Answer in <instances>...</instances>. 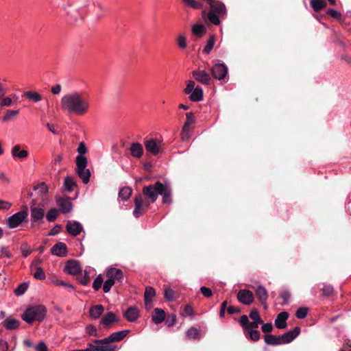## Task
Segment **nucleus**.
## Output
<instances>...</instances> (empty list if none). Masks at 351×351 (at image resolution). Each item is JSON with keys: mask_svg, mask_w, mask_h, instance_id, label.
Here are the masks:
<instances>
[{"mask_svg": "<svg viewBox=\"0 0 351 351\" xmlns=\"http://www.w3.org/2000/svg\"><path fill=\"white\" fill-rule=\"evenodd\" d=\"M158 195H162L164 204L172 203V189L169 184L157 181L154 184L144 186L142 193H138L134 197V216L136 218L141 216L149 205L156 201Z\"/></svg>", "mask_w": 351, "mask_h": 351, "instance_id": "obj_1", "label": "nucleus"}, {"mask_svg": "<svg viewBox=\"0 0 351 351\" xmlns=\"http://www.w3.org/2000/svg\"><path fill=\"white\" fill-rule=\"evenodd\" d=\"M60 107L62 111L69 114L83 116L90 108L89 95L84 91H73L66 94L61 99Z\"/></svg>", "mask_w": 351, "mask_h": 351, "instance_id": "obj_2", "label": "nucleus"}, {"mask_svg": "<svg viewBox=\"0 0 351 351\" xmlns=\"http://www.w3.org/2000/svg\"><path fill=\"white\" fill-rule=\"evenodd\" d=\"M47 311L46 307L43 305L32 306L25 310L22 314L21 317L23 320L29 324H32L34 322H41L44 320Z\"/></svg>", "mask_w": 351, "mask_h": 351, "instance_id": "obj_3", "label": "nucleus"}, {"mask_svg": "<svg viewBox=\"0 0 351 351\" xmlns=\"http://www.w3.org/2000/svg\"><path fill=\"white\" fill-rule=\"evenodd\" d=\"M45 203L33 199L29 204L30 221L32 227L40 226L44 223L45 216Z\"/></svg>", "mask_w": 351, "mask_h": 351, "instance_id": "obj_4", "label": "nucleus"}, {"mask_svg": "<svg viewBox=\"0 0 351 351\" xmlns=\"http://www.w3.org/2000/svg\"><path fill=\"white\" fill-rule=\"evenodd\" d=\"M75 160L77 165L76 172L82 180L83 183L87 184L90 177V170L86 168L88 164L87 158L84 156H77Z\"/></svg>", "mask_w": 351, "mask_h": 351, "instance_id": "obj_5", "label": "nucleus"}, {"mask_svg": "<svg viewBox=\"0 0 351 351\" xmlns=\"http://www.w3.org/2000/svg\"><path fill=\"white\" fill-rule=\"evenodd\" d=\"M144 145L146 151L153 156H157L163 152L162 141L157 138H145L144 139Z\"/></svg>", "mask_w": 351, "mask_h": 351, "instance_id": "obj_6", "label": "nucleus"}, {"mask_svg": "<svg viewBox=\"0 0 351 351\" xmlns=\"http://www.w3.org/2000/svg\"><path fill=\"white\" fill-rule=\"evenodd\" d=\"M130 331L129 330H120L112 332L110 336L99 340H94L96 344H110L114 342H119L123 340Z\"/></svg>", "mask_w": 351, "mask_h": 351, "instance_id": "obj_7", "label": "nucleus"}, {"mask_svg": "<svg viewBox=\"0 0 351 351\" xmlns=\"http://www.w3.org/2000/svg\"><path fill=\"white\" fill-rule=\"evenodd\" d=\"M27 216V210H22L8 217L7 225L10 228H15L21 225Z\"/></svg>", "mask_w": 351, "mask_h": 351, "instance_id": "obj_8", "label": "nucleus"}, {"mask_svg": "<svg viewBox=\"0 0 351 351\" xmlns=\"http://www.w3.org/2000/svg\"><path fill=\"white\" fill-rule=\"evenodd\" d=\"M238 301L244 304L249 306L254 301V295L252 291L248 289H241L237 294Z\"/></svg>", "mask_w": 351, "mask_h": 351, "instance_id": "obj_9", "label": "nucleus"}, {"mask_svg": "<svg viewBox=\"0 0 351 351\" xmlns=\"http://www.w3.org/2000/svg\"><path fill=\"white\" fill-rule=\"evenodd\" d=\"M210 72L214 78L222 80L228 74V68L224 64L217 63L211 67Z\"/></svg>", "mask_w": 351, "mask_h": 351, "instance_id": "obj_10", "label": "nucleus"}, {"mask_svg": "<svg viewBox=\"0 0 351 351\" xmlns=\"http://www.w3.org/2000/svg\"><path fill=\"white\" fill-rule=\"evenodd\" d=\"M193 77L196 81L203 85L209 86L211 82L210 75L205 70L197 69L192 72Z\"/></svg>", "mask_w": 351, "mask_h": 351, "instance_id": "obj_11", "label": "nucleus"}, {"mask_svg": "<svg viewBox=\"0 0 351 351\" xmlns=\"http://www.w3.org/2000/svg\"><path fill=\"white\" fill-rule=\"evenodd\" d=\"M252 288L255 291L257 299L263 306L264 308L266 309L267 308V300L269 298L267 289L262 285H258L257 287H252Z\"/></svg>", "mask_w": 351, "mask_h": 351, "instance_id": "obj_12", "label": "nucleus"}, {"mask_svg": "<svg viewBox=\"0 0 351 351\" xmlns=\"http://www.w3.org/2000/svg\"><path fill=\"white\" fill-rule=\"evenodd\" d=\"M300 333V328L295 326L293 330L280 335L281 344L289 343L293 341Z\"/></svg>", "mask_w": 351, "mask_h": 351, "instance_id": "obj_13", "label": "nucleus"}, {"mask_svg": "<svg viewBox=\"0 0 351 351\" xmlns=\"http://www.w3.org/2000/svg\"><path fill=\"white\" fill-rule=\"evenodd\" d=\"M66 230L69 234L76 237L83 231V227L77 221H69L66 225Z\"/></svg>", "mask_w": 351, "mask_h": 351, "instance_id": "obj_14", "label": "nucleus"}, {"mask_svg": "<svg viewBox=\"0 0 351 351\" xmlns=\"http://www.w3.org/2000/svg\"><path fill=\"white\" fill-rule=\"evenodd\" d=\"M64 271L70 275L75 276L81 273L82 268L77 261L71 259L66 262Z\"/></svg>", "mask_w": 351, "mask_h": 351, "instance_id": "obj_15", "label": "nucleus"}, {"mask_svg": "<svg viewBox=\"0 0 351 351\" xmlns=\"http://www.w3.org/2000/svg\"><path fill=\"white\" fill-rule=\"evenodd\" d=\"M106 276L107 278L112 279L114 283L116 281L122 283L124 278L123 271L120 269L114 267L109 269L106 273Z\"/></svg>", "mask_w": 351, "mask_h": 351, "instance_id": "obj_16", "label": "nucleus"}, {"mask_svg": "<svg viewBox=\"0 0 351 351\" xmlns=\"http://www.w3.org/2000/svg\"><path fill=\"white\" fill-rule=\"evenodd\" d=\"M51 252L60 257H64L67 255V247L64 243L59 242L55 244L51 249Z\"/></svg>", "mask_w": 351, "mask_h": 351, "instance_id": "obj_17", "label": "nucleus"}, {"mask_svg": "<svg viewBox=\"0 0 351 351\" xmlns=\"http://www.w3.org/2000/svg\"><path fill=\"white\" fill-rule=\"evenodd\" d=\"M57 204L62 213H69L72 209V204L69 198L60 197L57 199Z\"/></svg>", "mask_w": 351, "mask_h": 351, "instance_id": "obj_18", "label": "nucleus"}, {"mask_svg": "<svg viewBox=\"0 0 351 351\" xmlns=\"http://www.w3.org/2000/svg\"><path fill=\"white\" fill-rule=\"evenodd\" d=\"M289 317V313L283 311L278 314L275 319V326L278 329H283L287 327V320Z\"/></svg>", "mask_w": 351, "mask_h": 351, "instance_id": "obj_19", "label": "nucleus"}, {"mask_svg": "<svg viewBox=\"0 0 351 351\" xmlns=\"http://www.w3.org/2000/svg\"><path fill=\"white\" fill-rule=\"evenodd\" d=\"M123 316L128 321L134 322L139 317V311L136 306H130L123 313Z\"/></svg>", "mask_w": 351, "mask_h": 351, "instance_id": "obj_20", "label": "nucleus"}, {"mask_svg": "<svg viewBox=\"0 0 351 351\" xmlns=\"http://www.w3.org/2000/svg\"><path fill=\"white\" fill-rule=\"evenodd\" d=\"M130 151L132 156L136 158H141L144 152L143 145L139 143H132Z\"/></svg>", "mask_w": 351, "mask_h": 351, "instance_id": "obj_21", "label": "nucleus"}, {"mask_svg": "<svg viewBox=\"0 0 351 351\" xmlns=\"http://www.w3.org/2000/svg\"><path fill=\"white\" fill-rule=\"evenodd\" d=\"M118 322L119 319L117 318L115 314L112 312H108L104 315L101 319V324L106 328H108L112 324L117 323Z\"/></svg>", "mask_w": 351, "mask_h": 351, "instance_id": "obj_22", "label": "nucleus"}, {"mask_svg": "<svg viewBox=\"0 0 351 351\" xmlns=\"http://www.w3.org/2000/svg\"><path fill=\"white\" fill-rule=\"evenodd\" d=\"M166 314L162 308H156L152 316V320L155 324H160L165 319Z\"/></svg>", "mask_w": 351, "mask_h": 351, "instance_id": "obj_23", "label": "nucleus"}, {"mask_svg": "<svg viewBox=\"0 0 351 351\" xmlns=\"http://www.w3.org/2000/svg\"><path fill=\"white\" fill-rule=\"evenodd\" d=\"M34 190L37 191L38 195L40 196L41 201L40 203H45V196L48 192V188L45 182H41L34 187Z\"/></svg>", "mask_w": 351, "mask_h": 351, "instance_id": "obj_24", "label": "nucleus"}, {"mask_svg": "<svg viewBox=\"0 0 351 351\" xmlns=\"http://www.w3.org/2000/svg\"><path fill=\"white\" fill-rule=\"evenodd\" d=\"M104 307L101 304L94 305L89 310V315L93 319H98L104 313Z\"/></svg>", "mask_w": 351, "mask_h": 351, "instance_id": "obj_25", "label": "nucleus"}, {"mask_svg": "<svg viewBox=\"0 0 351 351\" xmlns=\"http://www.w3.org/2000/svg\"><path fill=\"white\" fill-rule=\"evenodd\" d=\"M93 346L90 343V346L93 348V351H117V347L110 344H97Z\"/></svg>", "mask_w": 351, "mask_h": 351, "instance_id": "obj_26", "label": "nucleus"}, {"mask_svg": "<svg viewBox=\"0 0 351 351\" xmlns=\"http://www.w3.org/2000/svg\"><path fill=\"white\" fill-rule=\"evenodd\" d=\"M264 340L267 345L278 346L281 344L280 336L266 334L264 336Z\"/></svg>", "mask_w": 351, "mask_h": 351, "instance_id": "obj_27", "label": "nucleus"}, {"mask_svg": "<svg viewBox=\"0 0 351 351\" xmlns=\"http://www.w3.org/2000/svg\"><path fill=\"white\" fill-rule=\"evenodd\" d=\"M191 31L195 36L200 38L206 34V28L202 24H195L192 26Z\"/></svg>", "mask_w": 351, "mask_h": 351, "instance_id": "obj_28", "label": "nucleus"}, {"mask_svg": "<svg viewBox=\"0 0 351 351\" xmlns=\"http://www.w3.org/2000/svg\"><path fill=\"white\" fill-rule=\"evenodd\" d=\"M75 187H77V184L73 178L67 176L64 178V188L66 191L71 192Z\"/></svg>", "mask_w": 351, "mask_h": 351, "instance_id": "obj_29", "label": "nucleus"}, {"mask_svg": "<svg viewBox=\"0 0 351 351\" xmlns=\"http://www.w3.org/2000/svg\"><path fill=\"white\" fill-rule=\"evenodd\" d=\"M190 94L189 98L192 101H199L203 99V90L199 86H197Z\"/></svg>", "mask_w": 351, "mask_h": 351, "instance_id": "obj_30", "label": "nucleus"}, {"mask_svg": "<svg viewBox=\"0 0 351 351\" xmlns=\"http://www.w3.org/2000/svg\"><path fill=\"white\" fill-rule=\"evenodd\" d=\"M19 321L8 317L3 321V326L7 330H14L19 328Z\"/></svg>", "mask_w": 351, "mask_h": 351, "instance_id": "obj_31", "label": "nucleus"}, {"mask_svg": "<svg viewBox=\"0 0 351 351\" xmlns=\"http://www.w3.org/2000/svg\"><path fill=\"white\" fill-rule=\"evenodd\" d=\"M12 154L14 157H19L21 159L25 158L28 156V152L27 150H21L20 145H15L12 150Z\"/></svg>", "mask_w": 351, "mask_h": 351, "instance_id": "obj_32", "label": "nucleus"}, {"mask_svg": "<svg viewBox=\"0 0 351 351\" xmlns=\"http://www.w3.org/2000/svg\"><path fill=\"white\" fill-rule=\"evenodd\" d=\"M310 3L315 12H319L327 5L325 0H311Z\"/></svg>", "mask_w": 351, "mask_h": 351, "instance_id": "obj_33", "label": "nucleus"}, {"mask_svg": "<svg viewBox=\"0 0 351 351\" xmlns=\"http://www.w3.org/2000/svg\"><path fill=\"white\" fill-rule=\"evenodd\" d=\"M164 297L168 301H175L178 298V293L167 287L165 289Z\"/></svg>", "mask_w": 351, "mask_h": 351, "instance_id": "obj_34", "label": "nucleus"}, {"mask_svg": "<svg viewBox=\"0 0 351 351\" xmlns=\"http://www.w3.org/2000/svg\"><path fill=\"white\" fill-rule=\"evenodd\" d=\"M195 117L192 112L186 113V121L183 125L184 130L186 128H190V126L195 122Z\"/></svg>", "mask_w": 351, "mask_h": 351, "instance_id": "obj_35", "label": "nucleus"}, {"mask_svg": "<svg viewBox=\"0 0 351 351\" xmlns=\"http://www.w3.org/2000/svg\"><path fill=\"white\" fill-rule=\"evenodd\" d=\"M132 193V190L130 187L125 186L123 187L119 193V197L123 200H127L130 198Z\"/></svg>", "mask_w": 351, "mask_h": 351, "instance_id": "obj_36", "label": "nucleus"}, {"mask_svg": "<svg viewBox=\"0 0 351 351\" xmlns=\"http://www.w3.org/2000/svg\"><path fill=\"white\" fill-rule=\"evenodd\" d=\"M59 214V211L56 208H51L46 214L45 216L47 220L49 222H53L56 221Z\"/></svg>", "mask_w": 351, "mask_h": 351, "instance_id": "obj_37", "label": "nucleus"}, {"mask_svg": "<svg viewBox=\"0 0 351 351\" xmlns=\"http://www.w3.org/2000/svg\"><path fill=\"white\" fill-rule=\"evenodd\" d=\"M23 95L35 102L40 101L42 99V96L38 93L35 91H27L24 93Z\"/></svg>", "mask_w": 351, "mask_h": 351, "instance_id": "obj_38", "label": "nucleus"}, {"mask_svg": "<svg viewBox=\"0 0 351 351\" xmlns=\"http://www.w3.org/2000/svg\"><path fill=\"white\" fill-rule=\"evenodd\" d=\"M19 113V110H8L5 114L3 117L2 121L4 122L9 121L15 118V117Z\"/></svg>", "mask_w": 351, "mask_h": 351, "instance_id": "obj_39", "label": "nucleus"}, {"mask_svg": "<svg viewBox=\"0 0 351 351\" xmlns=\"http://www.w3.org/2000/svg\"><path fill=\"white\" fill-rule=\"evenodd\" d=\"M214 45H215V36L212 35V36H210V38L207 41V43L202 51L203 53H204L206 54H208L213 49Z\"/></svg>", "mask_w": 351, "mask_h": 351, "instance_id": "obj_40", "label": "nucleus"}, {"mask_svg": "<svg viewBox=\"0 0 351 351\" xmlns=\"http://www.w3.org/2000/svg\"><path fill=\"white\" fill-rule=\"evenodd\" d=\"M186 336L191 339H196L199 337V330L194 328H190L186 332Z\"/></svg>", "mask_w": 351, "mask_h": 351, "instance_id": "obj_41", "label": "nucleus"}, {"mask_svg": "<svg viewBox=\"0 0 351 351\" xmlns=\"http://www.w3.org/2000/svg\"><path fill=\"white\" fill-rule=\"evenodd\" d=\"M156 295L155 289L152 287H147L144 293V300H152Z\"/></svg>", "mask_w": 351, "mask_h": 351, "instance_id": "obj_42", "label": "nucleus"}, {"mask_svg": "<svg viewBox=\"0 0 351 351\" xmlns=\"http://www.w3.org/2000/svg\"><path fill=\"white\" fill-rule=\"evenodd\" d=\"M34 277L40 280H45L46 276L43 269L40 267H36L35 268V272L34 274Z\"/></svg>", "mask_w": 351, "mask_h": 351, "instance_id": "obj_43", "label": "nucleus"}, {"mask_svg": "<svg viewBox=\"0 0 351 351\" xmlns=\"http://www.w3.org/2000/svg\"><path fill=\"white\" fill-rule=\"evenodd\" d=\"M321 291L324 296L329 297L333 293L334 289L332 285H324V287L321 289Z\"/></svg>", "mask_w": 351, "mask_h": 351, "instance_id": "obj_44", "label": "nucleus"}, {"mask_svg": "<svg viewBox=\"0 0 351 351\" xmlns=\"http://www.w3.org/2000/svg\"><path fill=\"white\" fill-rule=\"evenodd\" d=\"M27 287H28L27 283H26V282L21 283L15 289L14 293L16 295H21L26 291Z\"/></svg>", "mask_w": 351, "mask_h": 351, "instance_id": "obj_45", "label": "nucleus"}, {"mask_svg": "<svg viewBox=\"0 0 351 351\" xmlns=\"http://www.w3.org/2000/svg\"><path fill=\"white\" fill-rule=\"evenodd\" d=\"M184 3L194 9H201L202 4L195 0H182Z\"/></svg>", "mask_w": 351, "mask_h": 351, "instance_id": "obj_46", "label": "nucleus"}, {"mask_svg": "<svg viewBox=\"0 0 351 351\" xmlns=\"http://www.w3.org/2000/svg\"><path fill=\"white\" fill-rule=\"evenodd\" d=\"M104 282L103 278L101 277V275L97 276V277L95 279L93 283V288L95 291H98L101 287Z\"/></svg>", "mask_w": 351, "mask_h": 351, "instance_id": "obj_47", "label": "nucleus"}, {"mask_svg": "<svg viewBox=\"0 0 351 351\" xmlns=\"http://www.w3.org/2000/svg\"><path fill=\"white\" fill-rule=\"evenodd\" d=\"M114 281L112 279L107 278L104 282L103 291L104 293H108L110 291L112 287L114 285Z\"/></svg>", "mask_w": 351, "mask_h": 351, "instance_id": "obj_48", "label": "nucleus"}, {"mask_svg": "<svg viewBox=\"0 0 351 351\" xmlns=\"http://www.w3.org/2000/svg\"><path fill=\"white\" fill-rule=\"evenodd\" d=\"M249 337L250 339L253 341H257L259 340L261 337V333L257 330H250L248 331Z\"/></svg>", "mask_w": 351, "mask_h": 351, "instance_id": "obj_49", "label": "nucleus"}, {"mask_svg": "<svg viewBox=\"0 0 351 351\" xmlns=\"http://www.w3.org/2000/svg\"><path fill=\"white\" fill-rule=\"evenodd\" d=\"M308 313V308L306 307H300L299 308L295 313L296 317L298 319H304Z\"/></svg>", "mask_w": 351, "mask_h": 351, "instance_id": "obj_50", "label": "nucleus"}, {"mask_svg": "<svg viewBox=\"0 0 351 351\" xmlns=\"http://www.w3.org/2000/svg\"><path fill=\"white\" fill-rule=\"evenodd\" d=\"M195 84L194 81H193V80L188 81L186 87L184 90V93L186 95H189L190 93H191L195 88Z\"/></svg>", "mask_w": 351, "mask_h": 351, "instance_id": "obj_51", "label": "nucleus"}, {"mask_svg": "<svg viewBox=\"0 0 351 351\" xmlns=\"http://www.w3.org/2000/svg\"><path fill=\"white\" fill-rule=\"evenodd\" d=\"M177 43L180 48L185 49L187 47V43L185 36H179L177 39Z\"/></svg>", "mask_w": 351, "mask_h": 351, "instance_id": "obj_52", "label": "nucleus"}, {"mask_svg": "<svg viewBox=\"0 0 351 351\" xmlns=\"http://www.w3.org/2000/svg\"><path fill=\"white\" fill-rule=\"evenodd\" d=\"M327 14H328L330 16L335 19H340L341 17V14L333 9H328L327 10Z\"/></svg>", "mask_w": 351, "mask_h": 351, "instance_id": "obj_53", "label": "nucleus"}, {"mask_svg": "<svg viewBox=\"0 0 351 351\" xmlns=\"http://www.w3.org/2000/svg\"><path fill=\"white\" fill-rule=\"evenodd\" d=\"M21 250L24 257L28 256L32 253V250L27 243H24L21 245Z\"/></svg>", "mask_w": 351, "mask_h": 351, "instance_id": "obj_54", "label": "nucleus"}, {"mask_svg": "<svg viewBox=\"0 0 351 351\" xmlns=\"http://www.w3.org/2000/svg\"><path fill=\"white\" fill-rule=\"evenodd\" d=\"M239 323L243 330H247V324H249L248 317L246 315H243L239 319Z\"/></svg>", "mask_w": 351, "mask_h": 351, "instance_id": "obj_55", "label": "nucleus"}, {"mask_svg": "<svg viewBox=\"0 0 351 351\" xmlns=\"http://www.w3.org/2000/svg\"><path fill=\"white\" fill-rule=\"evenodd\" d=\"M86 331L89 335L97 337V328L93 325L87 326Z\"/></svg>", "mask_w": 351, "mask_h": 351, "instance_id": "obj_56", "label": "nucleus"}, {"mask_svg": "<svg viewBox=\"0 0 351 351\" xmlns=\"http://www.w3.org/2000/svg\"><path fill=\"white\" fill-rule=\"evenodd\" d=\"M191 131L190 128H186L185 130H184V127L182 128L181 131V138L182 141H188L190 138L189 132Z\"/></svg>", "mask_w": 351, "mask_h": 351, "instance_id": "obj_57", "label": "nucleus"}, {"mask_svg": "<svg viewBox=\"0 0 351 351\" xmlns=\"http://www.w3.org/2000/svg\"><path fill=\"white\" fill-rule=\"evenodd\" d=\"M200 291L206 298H210L213 295V291L210 288L202 287Z\"/></svg>", "mask_w": 351, "mask_h": 351, "instance_id": "obj_58", "label": "nucleus"}, {"mask_svg": "<svg viewBox=\"0 0 351 351\" xmlns=\"http://www.w3.org/2000/svg\"><path fill=\"white\" fill-rule=\"evenodd\" d=\"M176 321V315L175 314L169 315L166 319V324L168 326H173Z\"/></svg>", "mask_w": 351, "mask_h": 351, "instance_id": "obj_59", "label": "nucleus"}, {"mask_svg": "<svg viewBox=\"0 0 351 351\" xmlns=\"http://www.w3.org/2000/svg\"><path fill=\"white\" fill-rule=\"evenodd\" d=\"M262 331L265 333L271 332L273 330V325L271 323L263 324L261 327Z\"/></svg>", "mask_w": 351, "mask_h": 351, "instance_id": "obj_60", "label": "nucleus"}, {"mask_svg": "<svg viewBox=\"0 0 351 351\" xmlns=\"http://www.w3.org/2000/svg\"><path fill=\"white\" fill-rule=\"evenodd\" d=\"M77 152L79 153L78 156H83L87 152V148L84 142H81L77 148Z\"/></svg>", "mask_w": 351, "mask_h": 351, "instance_id": "obj_61", "label": "nucleus"}, {"mask_svg": "<svg viewBox=\"0 0 351 351\" xmlns=\"http://www.w3.org/2000/svg\"><path fill=\"white\" fill-rule=\"evenodd\" d=\"M280 297L283 300V303L286 304L291 297V293L287 291H284L280 293Z\"/></svg>", "mask_w": 351, "mask_h": 351, "instance_id": "obj_62", "label": "nucleus"}, {"mask_svg": "<svg viewBox=\"0 0 351 351\" xmlns=\"http://www.w3.org/2000/svg\"><path fill=\"white\" fill-rule=\"evenodd\" d=\"M36 351H49V349L44 341H40L36 347Z\"/></svg>", "mask_w": 351, "mask_h": 351, "instance_id": "obj_63", "label": "nucleus"}, {"mask_svg": "<svg viewBox=\"0 0 351 351\" xmlns=\"http://www.w3.org/2000/svg\"><path fill=\"white\" fill-rule=\"evenodd\" d=\"M193 315V310L191 305L187 304L184 308L183 315L189 316Z\"/></svg>", "mask_w": 351, "mask_h": 351, "instance_id": "obj_64", "label": "nucleus"}]
</instances>
